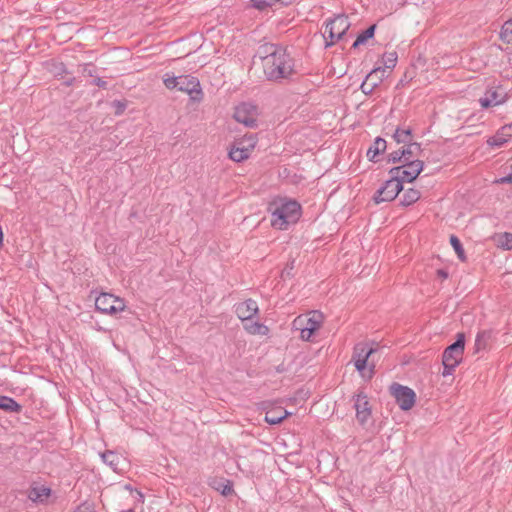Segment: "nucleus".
<instances>
[{
	"instance_id": "f257e3e1",
	"label": "nucleus",
	"mask_w": 512,
	"mask_h": 512,
	"mask_svg": "<svg viewBox=\"0 0 512 512\" xmlns=\"http://www.w3.org/2000/svg\"><path fill=\"white\" fill-rule=\"evenodd\" d=\"M263 67L266 78L270 81H280L289 78L294 73V60L287 50L275 44L263 47Z\"/></svg>"
},
{
	"instance_id": "f03ea898",
	"label": "nucleus",
	"mask_w": 512,
	"mask_h": 512,
	"mask_svg": "<svg viewBox=\"0 0 512 512\" xmlns=\"http://www.w3.org/2000/svg\"><path fill=\"white\" fill-rule=\"evenodd\" d=\"M271 226L277 230H287L291 224H295L301 217V205L292 199L279 198L268 206Z\"/></svg>"
},
{
	"instance_id": "7ed1b4c3",
	"label": "nucleus",
	"mask_w": 512,
	"mask_h": 512,
	"mask_svg": "<svg viewBox=\"0 0 512 512\" xmlns=\"http://www.w3.org/2000/svg\"><path fill=\"white\" fill-rule=\"evenodd\" d=\"M465 350V335L458 333L454 343L445 348L442 354V376L453 375L455 369L462 362Z\"/></svg>"
},
{
	"instance_id": "20e7f679",
	"label": "nucleus",
	"mask_w": 512,
	"mask_h": 512,
	"mask_svg": "<svg viewBox=\"0 0 512 512\" xmlns=\"http://www.w3.org/2000/svg\"><path fill=\"white\" fill-rule=\"evenodd\" d=\"M323 314L319 311H312L307 316H298L293 321V327L300 330V338L310 341L314 332L320 329L323 322Z\"/></svg>"
},
{
	"instance_id": "39448f33",
	"label": "nucleus",
	"mask_w": 512,
	"mask_h": 512,
	"mask_svg": "<svg viewBox=\"0 0 512 512\" xmlns=\"http://www.w3.org/2000/svg\"><path fill=\"white\" fill-rule=\"evenodd\" d=\"M95 308L102 314L115 315L126 309V303L123 298L102 292L95 299Z\"/></svg>"
},
{
	"instance_id": "423d86ee",
	"label": "nucleus",
	"mask_w": 512,
	"mask_h": 512,
	"mask_svg": "<svg viewBox=\"0 0 512 512\" xmlns=\"http://www.w3.org/2000/svg\"><path fill=\"white\" fill-rule=\"evenodd\" d=\"M402 189L403 185L400 184L397 176L390 175V179L386 180L376 191L373 199L377 204L392 201L398 196Z\"/></svg>"
},
{
	"instance_id": "0eeeda50",
	"label": "nucleus",
	"mask_w": 512,
	"mask_h": 512,
	"mask_svg": "<svg viewBox=\"0 0 512 512\" xmlns=\"http://www.w3.org/2000/svg\"><path fill=\"white\" fill-rule=\"evenodd\" d=\"M390 392L401 410L407 411L414 406L416 394L411 388L393 383Z\"/></svg>"
},
{
	"instance_id": "6e6552de",
	"label": "nucleus",
	"mask_w": 512,
	"mask_h": 512,
	"mask_svg": "<svg viewBox=\"0 0 512 512\" xmlns=\"http://www.w3.org/2000/svg\"><path fill=\"white\" fill-rule=\"evenodd\" d=\"M377 351L376 348H373L366 342L357 343L354 346L352 361L356 370L364 376V371L368 366V359L372 354Z\"/></svg>"
},
{
	"instance_id": "1a4fd4ad",
	"label": "nucleus",
	"mask_w": 512,
	"mask_h": 512,
	"mask_svg": "<svg viewBox=\"0 0 512 512\" xmlns=\"http://www.w3.org/2000/svg\"><path fill=\"white\" fill-rule=\"evenodd\" d=\"M258 109L253 103H241L235 108L234 118L246 127L254 128L257 125Z\"/></svg>"
},
{
	"instance_id": "9d476101",
	"label": "nucleus",
	"mask_w": 512,
	"mask_h": 512,
	"mask_svg": "<svg viewBox=\"0 0 512 512\" xmlns=\"http://www.w3.org/2000/svg\"><path fill=\"white\" fill-rule=\"evenodd\" d=\"M177 89L186 92L194 102H200L203 98V92L199 80L191 75L179 76Z\"/></svg>"
},
{
	"instance_id": "9b49d317",
	"label": "nucleus",
	"mask_w": 512,
	"mask_h": 512,
	"mask_svg": "<svg viewBox=\"0 0 512 512\" xmlns=\"http://www.w3.org/2000/svg\"><path fill=\"white\" fill-rule=\"evenodd\" d=\"M386 70L382 67L374 68L361 84V90L364 94H371L386 77Z\"/></svg>"
},
{
	"instance_id": "f8f14e48",
	"label": "nucleus",
	"mask_w": 512,
	"mask_h": 512,
	"mask_svg": "<svg viewBox=\"0 0 512 512\" xmlns=\"http://www.w3.org/2000/svg\"><path fill=\"white\" fill-rule=\"evenodd\" d=\"M354 408L356 410V418L361 423L367 422L371 416V408L369 406L368 397L364 392H359L354 397Z\"/></svg>"
},
{
	"instance_id": "ddd939ff",
	"label": "nucleus",
	"mask_w": 512,
	"mask_h": 512,
	"mask_svg": "<svg viewBox=\"0 0 512 512\" xmlns=\"http://www.w3.org/2000/svg\"><path fill=\"white\" fill-rule=\"evenodd\" d=\"M499 89L500 87H490L485 91L484 96L479 99V104L483 109L498 106L506 102V94L500 93Z\"/></svg>"
},
{
	"instance_id": "4468645a",
	"label": "nucleus",
	"mask_w": 512,
	"mask_h": 512,
	"mask_svg": "<svg viewBox=\"0 0 512 512\" xmlns=\"http://www.w3.org/2000/svg\"><path fill=\"white\" fill-rule=\"evenodd\" d=\"M255 144L256 142L253 137L248 139L247 146L242 145V142H236L229 150V158L238 163L248 159Z\"/></svg>"
},
{
	"instance_id": "2eb2a0df",
	"label": "nucleus",
	"mask_w": 512,
	"mask_h": 512,
	"mask_svg": "<svg viewBox=\"0 0 512 512\" xmlns=\"http://www.w3.org/2000/svg\"><path fill=\"white\" fill-rule=\"evenodd\" d=\"M259 312L258 304L253 299H247L235 305V313L241 321H250Z\"/></svg>"
},
{
	"instance_id": "dca6fc26",
	"label": "nucleus",
	"mask_w": 512,
	"mask_h": 512,
	"mask_svg": "<svg viewBox=\"0 0 512 512\" xmlns=\"http://www.w3.org/2000/svg\"><path fill=\"white\" fill-rule=\"evenodd\" d=\"M351 26L346 15H337L335 18L326 22L328 32H347Z\"/></svg>"
},
{
	"instance_id": "f3484780",
	"label": "nucleus",
	"mask_w": 512,
	"mask_h": 512,
	"mask_svg": "<svg viewBox=\"0 0 512 512\" xmlns=\"http://www.w3.org/2000/svg\"><path fill=\"white\" fill-rule=\"evenodd\" d=\"M492 330H481L477 333L474 343V352L479 353L489 348L492 340Z\"/></svg>"
},
{
	"instance_id": "a211bd4d",
	"label": "nucleus",
	"mask_w": 512,
	"mask_h": 512,
	"mask_svg": "<svg viewBox=\"0 0 512 512\" xmlns=\"http://www.w3.org/2000/svg\"><path fill=\"white\" fill-rule=\"evenodd\" d=\"M101 458L103 462L108 465L114 472L120 471V464L124 462V458L122 456L111 450H107L101 453Z\"/></svg>"
},
{
	"instance_id": "6ab92c4d",
	"label": "nucleus",
	"mask_w": 512,
	"mask_h": 512,
	"mask_svg": "<svg viewBox=\"0 0 512 512\" xmlns=\"http://www.w3.org/2000/svg\"><path fill=\"white\" fill-rule=\"evenodd\" d=\"M389 174L397 176L401 185H403L404 182L411 183L417 178V173L409 171L403 164L391 168Z\"/></svg>"
},
{
	"instance_id": "aec40b11",
	"label": "nucleus",
	"mask_w": 512,
	"mask_h": 512,
	"mask_svg": "<svg viewBox=\"0 0 512 512\" xmlns=\"http://www.w3.org/2000/svg\"><path fill=\"white\" fill-rule=\"evenodd\" d=\"M400 149L404 154V162L415 160L414 158L418 159L422 153L421 144L414 141L408 144H404V146Z\"/></svg>"
},
{
	"instance_id": "412c9836",
	"label": "nucleus",
	"mask_w": 512,
	"mask_h": 512,
	"mask_svg": "<svg viewBox=\"0 0 512 512\" xmlns=\"http://www.w3.org/2000/svg\"><path fill=\"white\" fill-rule=\"evenodd\" d=\"M387 148V142L381 137H377L373 144L367 150V157L370 161L376 162V157L381 153L385 152Z\"/></svg>"
},
{
	"instance_id": "4be33fe9",
	"label": "nucleus",
	"mask_w": 512,
	"mask_h": 512,
	"mask_svg": "<svg viewBox=\"0 0 512 512\" xmlns=\"http://www.w3.org/2000/svg\"><path fill=\"white\" fill-rule=\"evenodd\" d=\"M0 409L7 413H20L22 406L12 397L0 395Z\"/></svg>"
},
{
	"instance_id": "5701e85b",
	"label": "nucleus",
	"mask_w": 512,
	"mask_h": 512,
	"mask_svg": "<svg viewBox=\"0 0 512 512\" xmlns=\"http://www.w3.org/2000/svg\"><path fill=\"white\" fill-rule=\"evenodd\" d=\"M243 327L251 335H267L269 332L268 327L258 321H247Z\"/></svg>"
},
{
	"instance_id": "b1692460",
	"label": "nucleus",
	"mask_w": 512,
	"mask_h": 512,
	"mask_svg": "<svg viewBox=\"0 0 512 512\" xmlns=\"http://www.w3.org/2000/svg\"><path fill=\"white\" fill-rule=\"evenodd\" d=\"M397 143L408 144L413 141L412 130L408 128L397 127L392 135Z\"/></svg>"
},
{
	"instance_id": "393cba45",
	"label": "nucleus",
	"mask_w": 512,
	"mask_h": 512,
	"mask_svg": "<svg viewBox=\"0 0 512 512\" xmlns=\"http://www.w3.org/2000/svg\"><path fill=\"white\" fill-rule=\"evenodd\" d=\"M420 196L421 194L418 190L409 188L403 193L400 200V205L405 207L410 206L417 202L420 199Z\"/></svg>"
},
{
	"instance_id": "a878e982",
	"label": "nucleus",
	"mask_w": 512,
	"mask_h": 512,
	"mask_svg": "<svg viewBox=\"0 0 512 512\" xmlns=\"http://www.w3.org/2000/svg\"><path fill=\"white\" fill-rule=\"evenodd\" d=\"M506 128H512V124L502 127L501 131H498L494 136L487 140V144L491 147H502L508 141V138H506V135L503 133Z\"/></svg>"
},
{
	"instance_id": "bb28decb",
	"label": "nucleus",
	"mask_w": 512,
	"mask_h": 512,
	"mask_svg": "<svg viewBox=\"0 0 512 512\" xmlns=\"http://www.w3.org/2000/svg\"><path fill=\"white\" fill-rule=\"evenodd\" d=\"M291 415V412L284 411L283 413H276V411H268L265 415V422L270 425L280 424L285 418Z\"/></svg>"
},
{
	"instance_id": "cd10ccee",
	"label": "nucleus",
	"mask_w": 512,
	"mask_h": 512,
	"mask_svg": "<svg viewBox=\"0 0 512 512\" xmlns=\"http://www.w3.org/2000/svg\"><path fill=\"white\" fill-rule=\"evenodd\" d=\"M51 493V489L45 486L34 487L29 492V499L32 501H42L44 497H48Z\"/></svg>"
},
{
	"instance_id": "c85d7f7f",
	"label": "nucleus",
	"mask_w": 512,
	"mask_h": 512,
	"mask_svg": "<svg viewBox=\"0 0 512 512\" xmlns=\"http://www.w3.org/2000/svg\"><path fill=\"white\" fill-rule=\"evenodd\" d=\"M397 61H398V55L395 51L385 52L382 55V63L384 65V69L395 68Z\"/></svg>"
},
{
	"instance_id": "c756f323",
	"label": "nucleus",
	"mask_w": 512,
	"mask_h": 512,
	"mask_svg": "<svg viewBox=\"0 0 512 512\" xmlns=\"http://www.w3.org/2000/svg\"><path fill=\"white\" fill-rule=\"evenodd\" d=\"M450 244L453 247L454 251L456 252L459 260L462 262L466 261V255L465 251L463 249V246L459 240V238L455 235L450 236Z\"/></svg>"
},
{
	"instance_id": "7c9ffc66",
	"label": "nucleus",
	"mask_w": 512,
	"mask_h": 512,
	"mask_svg": "<svg viewBox=\"0 0 512 512\" xmlns=\"http://www.w3.org/2000/svg\"><path fill=\"white\" fill-rule=\"evenodd\" d=\"M403 165L411 172L417 173V177L422 172L424 168V162L420 159H415L412 161H406Z\"/></svg>"
},
{
	"instance_id": "2f4dec72",
	"label": "nucleus",
	"mask_w": 512,
	"mask_h": 512,
	"mask_svg": "<svg viewBox=\"0 0 512 512\" xmlns=\"http://www.w3.org/2000/svg\"><path fill=\"white\" fill-rule=\"evenodd\" d=\"M499 247L505 250H512V233L504 232L498 237Z\"/></svg>"
},
{
	"instance_id": "473e14b6",
	"label": "nucleus",
	"mask_w": 512,
	"mask_h": 512,
	"mask_svg": "<svg viewBox=\"0 0 512 512\" xmlns=\"http://www.w3.org/2000/svg\"><path fill=\"white\" fill-rule=\"evenodd\" d=\"M324 40V47L328 48L334 45L336 42L342 39V37L345 34H328V37H326V34H321Z\"/></svg>"
},
{
	"instance_id": "72a5a7b5",
	"label": "nucleus",
	"mask_w": 512,
	"mask_h": 512,
	"mask_svg": "<svg viewBox=\"0 0 512 512\" xmlns=\"http://www.w3.org/2000/svg\"><path fill=\"white\" fill-rule=\"evenodd\" d=\"M164 85L167 89H177L179 84V76H170L168 73L164 75Z\"/></svg>"
},
{
	"instance_id": "f704fd0d",
	"label": "nucleus",
	"mask_w": 512,
	"mask_h": 512,
	"mask_svg": "<svg viewBox=\"0 0 512 512\" xmlns=\"http://www.w3.org/2000/svg\"><path fill=\"white\" fill-rule=\"evenodd\" d=\"M253 4V7L258 10H265L268 7H271L276 4L275 0H250Z\"/></svg>"
},
{
	"instance_id": "c9c22d12",
	"label": "nucleus",
	"mask_w": 512,
	"mask_h": 512,
	"mask_svg": "<svg viewBox=\"0 0 512 512\" xmlns=\"http://www.w3.org/2000/svg\"><path fill=\"white\" fill-rule=\"evenodd\" d=\"M404 154H403V151H401V149H398L396 151H393L391 153L388 154L387 156V161L389 163H404Z\"/></svg>"
},
{
	"instance_id": "e433bc0d",
	"label": "nucleus",
	"mask_w": 512,
	"mask_h": 512,
	"mask_svg": "<svg viewBox=\"0 0 512 512\" xmlns=\"http://www.w3.org/2000/svg\"><path fill=\"white\" fill-rule=\"evenodd\" d=\"M374 36L375 34H359L352 45V49H356L360 45L367 43L370 39H373Z\"/></svg>"
},
{
	"instance_id": "4c0bfd02",
	"label": "nucleus",
	"mask_w": 512,
	"mask_h": 512,
	"mask_svg": "<svg viewBox=\"0 0 512 512\" xmlns=\"http://www.w3.org/2000/svg\"><path fill=\"white\" fill-rule=\"evenodd\" d=\"M216 489L219 490L222 495L228 496L233 492V485L229 480H227L225 483H222L220 486L216 487Z\"/></svg>"
},
{
	"instance_id": "58836bf2",
	"label": "nucleus",
	"mask_w": 512,
	"mask_h": 512,
	"mask_svg": "<svg viewBox=\"0 0 512 512\" xmlns=\"http://www.w3.org/2000/svg\"><path fill=\"white\" fill-rule=\"evenodd\" d=\"M82 72L88 77H96V67L91 63H85L82 65Z\"/></svg>"
},
{
	"instance_id": "ea45409f",
	"label": "nucleus",
	"mask_w": 512,
	"mask_h": 512,
	"mask_svg": "<svg viewBox=\"0 0 512 512\" xmlns=\"http://www.w3.org/2000/svg\"><path fill=\"white\" fill-rule=\"evenodd\" d=\"M72 512H96V510L91 504L84 502L78 505Z\"/></svg>"
},
{
	"instance_id": "a19ab883",
	"label": "nucleus",
	"mask_w": 512,
	"mask_h": 512,
	"mask_svg": "<svg viewBox=\"0 0 512 512\" xmlns=\"http://www.w3.org/2000/svg\"><path fill=\"white\" fill-rule=\"evenodd\" d=\"M113 107L116 109L115 113L117 115H120L126 109V104L124 102L119 101V100H115L113 102Z\"/></svg>"
},
{
	"instance_id": "79ce46f5",
	"label": "nucleus",
	"mask_w": 512,
	"mask_h": 512,
	"mask_svg": "<svg viewBox=\"0 0 512 512\" xmlns=\"http://www.w3.org/2000/svg\"><path fill=\"white\" fill-rule=\"evenodd\" d=\"M92 84L95 86H98L100 88H103V89H105L107 87V81L103 80L100 77H95L94 80L92 81Z\"/></svg>"
},
{
	"instance_id": "37998d69",
	"label": "nucleus",
	"mask_w": 512,
	"mask_h": 512,
	"mask_svg": "<svg viewBox=\"0 0 512 512\" xmlns=\"http://www.w3.org/2000/svg\"><path fill=\"white\" fill-rule=\"evenodd\" d=\"M500 40L505 44H512V34H499Z\"/></svg>"
},
{
	"instance_id": "c03bdc74",
	"label": "nucleus",
	"mask_w": 512,
	"mask_h": 512,
	"mask_svg": "<svg viewBox=\"0 0 512 512\" xmlns=\"http://www.w3.org/2000/svg\"><path fill=\"white\" fill-rule=\"evenodd\" d=\"M501 32H512V19L503 24Z\"/></svg>"
},
{
	"instance_id": "a18cd8bd",
	"label": "nucleus",
	"mask_w": 512,
	"mask_h": 512,
	"mask_svg": "<svg viewBox=\"0 0 512 512\" xmlns=\"http://www.w3.org/2000/svg\"><path fill=\"white\" fill-rule=\"evenodd\" d=\"M376 28H377V25L376 24H372V25H370L369 27H367L365 29H363V28L359 29L357 32H375Z\"/></svg>"
},
{
	"instance_id": "49530a36",
	"label": "nucleus",
	"mask_w": 512,
	"mask_h": 512,
	"mask_svg": "<svg viewBox=\"0 0 512 512\" xmlns=\"http://www.w3.org/2000/svg\"><path fill=\"white\" fill-rule=\"evenodd\" d=\"M437 275H438V277H440L442 279H447L449 276L448 272L445 269H438Z\"/></svg>"
},
{
	"instance_id": "de8ad7c7",
	"label": "nucleus",
	"mask_w": 512,
	"mask_h": 512,
	"mask_svg": "<svg viewBox=\"0 0 512 512\" xmlns=\"http://www.w3.org/2000/svg\"><path fill=\"white\" fill-rule=\"evenodd\" d=\"M498 182H500V183H512V174H509L507 176L501 177Z\"/></svg>"
},
{
	"instance_id": "09e8293b",
	"label": "nucleus",
	"mask_w": 512,
	"mask_h": 512,
	"mask_svg": "<svg viewBox=\"0 0 512 512\" xmlns=\"http://www.w3.org/2000/svg\"><path fill=\"white\" fill-rule=\"evenodd\" d=\"M374 368H375V365H374V364H371V365L369 366V376H368V378H371V377H372V375L374 374Z\"/></svg>"
},
{
	"instance_id": "8fccbe9b",
	"label": "nucleus",
	"mask_w": 512,
	"mask_h": 512,
	"mask_svg": "<svg viewBox=\"0 0 512 512\" xmlns=\"http://www.w3.org/2000/svg\"><path fill=\"white\" fill-rule=\"evenodd\" d=\"M275 1H276V3L280 2L284 5H288V4L292 3L293 0H275Z\"/></svg>"
},
{
	"instance_id": "3c124183",
	"label": "nucleus",
	"mask_w": 512,
	"mask_h": 512,
	"mask_svg": "<svg viewBox=\"0 0 512 512\" xmlns=\"http://www.w3.org/2000/svg\"><path fill=\"white\" fill-rule=\"evenodd\" d=\"M3 246V230H2V227L0 226V248Z\"/></svg>"
},
{
	"instance_id": "603ef678",
	"label": "nucleus",
	"mask_w": 512,
	"mask_h": 512,
	"mask_svg": "<svg viewBox=\"0 0 512 512\" xmlns=\"http://www.w3.org/2000/svg\"><path fill=\"white\" fill-rule=\"evenodd\" d=\"M74 81H75V78H71V79H69V80L65 81V84H66L67 86H71V85H73Z\"/></svg>"
},
{
	"instance_id": "864d4df0",
	"label": "nucleus",
	"mask_w": 512,
	"mask_h": 512,
	"mask_svg": "<svg viewBox=\"0 0 512 512\" xmlns=\"http://www.w3.org/2000/svg\"><path fill=\"white\" fill-rule=\"evenodd\" d=\"M403 83H404V80H403V79H401V80L399 81V83H398L397 87H399L400 85H403Z\"/></svg>"
}]
</instances>
